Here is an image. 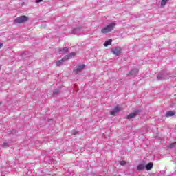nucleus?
Segmentation results:
<instances>
[{
  "label": "nucleus",
  "instance_id": "16",
  "mask_svg": "<svg viewBox=\"0 0 176 176\" xmlns=\"http://www.w3.org/2000/svg\"><path fill=\"white\" fill-rule=\"evenodd\" d=\"M176 146V142L172 143L168 146V148H170V149H173V148H175Z\"/></svg>",
  "mask_w": 176,
  "mask_h": 176
},
{
  "label": "nucleus",
  "instance_id": "1",
  "mask_svg": "<svg viewBox=\"0 0 176 176\" xmlns=\"http://www.w3.org/2000/svg\"><path fill=\"white\" fill-rule=\"evenodd\" d=\"M116 26V23H112L107 25L106 27L101 29L102 34H108L111 32V31H113V29Z\"/></svg>",
  "mask_w": 176,
  "mask_h": 176
},
{
  "label": "nucleus",
  "instance_id": "13",
  "mask_svg": "<svg viewBox=\"0 0 176 176\" xmlns=\"http://www.w3.org/2000/svg\"><path fill=\"white\" fill-rule=\"evenodd\" d=\"M64 61H65V60L63 58H62L61 60H59L56 62V67H60V65H63V63H64Z\"/></svg>",
  "mask_w": 176,
  "mask_h": 176
},
{
  "label": "nucleus",
  "instance_id": "5",
  "mask_svg": "<svg viewBox=\"0 0 176 176\" xmlns=\"http://www.w3.org/2000/svg\"><path fill=\"white\" fill-rule=\"evenodd\" d=\"M86 67V65H80L78 67V68L74 69V72H76V74H79V72H81L83 69Z\"/></svg>",
  "mask_w": 176,
  "mask_h": 176
},
{
  "label": "nucleus",
  "instance_id": "20",
  "mask_svg": "<svg viewBox=\"0 0 176 176\" xmlns=\"http://www.w3.org/2000/svg\"><path fill=\"white\" fill-rule=\"evenodd\" d=\"M160 78H162V76H157V79H160Z\"/></svg>",
  "mask_w": 176,
  "mask_h": 176
},
{
  "label": "nucleus",
  "instance_id": "10",
  "mask_svg": "<svg viewBox=\"0 0 176 176\" xmlns=\"http://www.w3.org/2000/svg\"><path fill=\"white\" fill-rule=\"evenodd\" d=\"M145 168L147 170V171L152 170V168H153V163L149 162L146 164V166H145Z\"/></svg>",
  "mask_w": 176,
  "mask_h": 176
},
{
  "label": "nucleus",
  "instance_id": "4",
  "mask_svg": "<svg viewBox=\"0 0 176 176\" xmlns=\"http://www.w3.org/2000/svg\"><path fill=\"white\" fill-rule=\"evenodd\" d=\"M120 111H122V108H120V107L119 106H116L113 111L110 112V115H111L112 116H115V115H116V113H118V112H120Z\"/></svg>",
  "mask_w": 176,
  "mask_h": 176
},
{
  "label": "nucleus",
  "instance_id": "8",
  "mask_svg": "<svg viewBox=\"0 0 176 176\" xmlns=\"http://www.w3.org/2000/svg\"><path fill=\"white\" fill-rule=\"evenodd\" d=\"M75 56H76V53L72 52L69 54L65 56L63 58L65 59V61L67 60H69V58H72V57H75Z\"/></svg>",
  "mask_w": 176,
  "mask_h": 176
},
{
  "label": "nucleus",
  "instance_id": "9",
  "mask_svg": "<svg viewBox=\"0 0 176 176\" xmlns=\"http://www.w3.org/2000/svg\"><path fill=\"white\" fill-rule=\"evenodd\" d=\"M139 70L138 69H133L129 72V75H131L132 76H134L135 75H138Z\"/></svg>",
  "mask_w": 176,
  "mask_h": 176
},
{
  "label": "nucleus",
  "instance_id": "2",
  "mask_svg": "<svg viewBox=\"0 0 176 176\" xmlns=\"http://www.w3.org/2000/svg\"><path fill=\"white\" fill-rule=\"evenodd\" d=\"M28 16L25 15H22L21 16H19L14 19L15 23H17L18 24H23V23H27L28 21Z\"/></svg>",
  "mask_w": 176,
  "mask_h": 176
},
{
  "label": "nucleus",
  "instance_id": "6",
  "mask_svg": "<svg viewBox=\"0 0 176 176\" xmlns=\"http://www.w3.org/2000/svg\"><path fill=\"white\" fill-rule=\"evenodd\" d=\"M140 110H137L134 111L133 113H131L129 116H127L126 119H133V118H135L138 113H140Z\"/></svg>",
  "mask_w": 176,
  "mask_h": 176
},
{
  "label": "nucleus",
  "instance_id": "18",
  "mask_svg": "<svg viewBox=\"0 0 176 176\" xmlns=\"http://www.w3.org/2000/svg\"><path fill=\"white\" fill-rule=\"evenodd\" d=\"M43 0H36V3H39L40 2H43Z\"/></svg>",
  "mask_w": 176,
  "mask_h": 176
},
{
  "label": "nucleus",
  "instance_id": "17",
  "mask_svg": "<svg viewBox=\"0 0 176 176\" xmlns=\"http://www.w3.org/2000/svg\"><path fill=\"white\" fill-rule=\"evenodd\" d=\"M126 161H121L120 162V166H126Z\"/></svg>",
  "mask_w": 176,
  "mask_h": 176
},
{
  "label": "nucleus",
  "instance_id": "14",
  "mask_svg": "<svg viewBox=\"0 0 176 176\" xmlns=\"http://www.w3.org/2000/svg\"><path fill=\"white\" fill-rule=\"evenodd\" d=\"M175 115V112L174 111H168L166 114V118H170V116H174Z\"/></svg>",
  "mask_w": 176,
  "mask_h": 176
},
{
  "label": "nucleus",
  "instance_id": "21",
  "mask_svg": "<svg viewBox=\"0 0 176 176\" xmlns=\"http://www.w3.org/2000/svg\"><path fill=\"white\" fill-rule=\"evenodd\" d=\"M3 146H6V143H3Z\"/></svg>",
  "mask_w": 176,
  "mask_h": 176
},
{
  "label": "nucleus",
  "instance_id": "15",
  "mask_svg": "<svg viewBox=\"0 0 176 176\" xmlns=\"http://www.w3.org/2000/svg\"><path fill=\"white\" fill-rule=\"evenodd\" d=\"M168 1V0H162L161 6H166Z\"/></svg>",
  "mask_w": 176,
  "mask_h": 176
},
{
  "label": "nucleus",
  "instance_id": "11",
  "mask_svg": "<svg viewBox=\"0 0 176 176\" xmlns=\"http://www.w3.org/2000/svg\"><path fill=\"white\" fill-rule=\"evenodd\" d=\"M109 45H112V39H109L107 41H106L104 43V46L105 47H108V46H109Z\"/></svg>",
  "mask_w": 176,
  "mask_h": 176
},
{
  "label": "nucleus",
  "instance_id": "22",
  "mask_svg": "<svg viewBox=\"0 0 176 176\" xmlns=\"http://www.w3.org/2000/svg\"><path fill=\"white\" fill-rule=\"evenodd\" d=\"M0 105H2V102H0Z\"/></svg>",
  "mask_w": 176,
  "mask_h": 176
},
{
  "label": "nucleus",
  "instance_id": "7",
  "mask_svg": "<svg viewBox=\"0 0 176 176\" xmlns=\"http://www.w3.org/2000/svg\"><path fill=\"white\" fill-rule=\"evenodd\" d=\"M58 52L60 54H65V53H68V52H69V48L68 47H63V49L59 48Z\"/></svg>",
  "mask_w": 176,
  "mask_h": 176
},
{
  "label": "nucleus",
  "instance_id": "12",
  "mask_svg": "<svg viewBox=\"0 0 176 176\" xmlns=\"http://www.w3.org/2000/svg\"><path fill=\"white\" fill-rule=\"evenodd\" d=\"M138 171H142V170H144V168H145V164L144 163L140 164L138 166Z\"/></svg>",
  "mask_w": 176,
  "mask_h": 176
},
{
  "label": "nucleus",
  "instance_id": "19",
  "mask_svg": "<svg viewBox=\"0 0 176 176\" xmlns=\"http://www.w3.org/2000/svg\"><path fill=\"white\" fill-rule=\"evenodd\" d=\"M3 43H0V49H1V47H3Z\"/></svg>",
  "mask_w": 176,
  "mask_h": 176
},
{
  "label": "nucleus",
  "instance_id": "3",
  "mask_svg": "<svg viewBox=\"0 0 176 176\" xmlns=\"http://www.w3.org/2000/svg\"><path fill=\"white\" fill-rule=\"evenodd\" d=\"M111 52L115 56H120V54H122V48L120 47H117L113 49Z\"/></svg>",
  "mask_w": 176,
  "mask_h": 176
}]
</instances>
